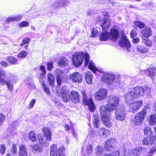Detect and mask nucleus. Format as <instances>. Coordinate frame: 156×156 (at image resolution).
Listing matches in <instances>:
<instances>
[{"instance_id": "nucleus-1", "label": "nucleus", "mask_w": 156, "mask_h": 156, "mask_svg": "<svg viewBox=\"0 0 156 156\" xmlns=\"http://www.w3.org/2000/svg\"><path fill=\"white\" fill-rule=\"evenodd\" d=\"M120 98L116 96H111L108 101L106 107L101 105L100 108V110L102 121L106 127H110L112 123L110 121L111 116L110 112L115 110L119 104Z\"/></svg>"}, {"instance_id": "nucleus-2", "label": "nucleus", "mask_w": 156, "mask_h": 156, "mask_svg": "<svg viewBox=\"0 0 156 156\" xmlns=\"http://www.w3.org/2000/svg\"><path fill=\"white\" fill-rule=\"evenodd\" d=\"M85 58V65L87 66L88 65V68L94 73H95L98 71L95 66L94 63L90 61L89 63L90 59V56L87 53L84 54L82 52H76L72 55V61L73 66L76 67L80 66L83 62L84 58Z\"/></svg>"}, {"instance_id": "nucleus-3", "label": "nucleus", "mask_w": 156, "mask_h": 156, "mask_svg": "<svg viewBox=\"0 0 156 156\" xmlns=\"http://www.w3.org/2000/svg\"><path fill=\"white\" fill-rule=\"evenodd\" d=\"M6 77V73L2 69L0 68V85H6L8 90L13 91L14 89L13 84L16 82L17 77L15 76Z\"/></svg>"}, {"instance_id": "nucleus-4", "label": "nucleus", "mask_w": 156, "mask_h": 156, "mask_svg": "<svg viewBox=\"0 0 156 156\" xmlns=\"http://www.w3.org/2000/svg\"><path fill=\"white\" fill-rule=\"evenodd\" d=\"M101 80L102 81L108 85H110L114 83L117 86L120 84L119 77L117 76L116 78L115 75L112 73L105 72L102 76Z\"/></svg>"}, {"instance_id": "nucleus-5", "label": "nucleus", "mask_w": 156, "mask_h": 156, "mask_svg": "<svg viewBox=\"0 0 156 156\" xmlns=\"http://www.w3.org/2000/svg\"><path fill=\"white\" fill-rule=\"evenodd\" d=\"M119 32L118 30L115 29H112L111 32H103L101 34L100 37L101 41H106L108 39L114 41H116L119 37Z\"/></svg>"}, {"instance_id": "nucleus-6", "label": "nucleus", "mask_w": 156, "mask_h": 156, "mask_svg": "<svg viewBox=\"0 0 156 156\" xmlns=\"http://www.w3.org/2000/svg\"><path fill=\"white\" fill-rule=\"evenodd\" d=\"M150 88L148 87H142L137 86L131 89L130 91L133 93L135 98L143 96L145 94H150Z\"/></svg>"}, {"instance_id": "nucleus-7", "label": "nucleus", "mask_w": 156, "mask_h": 156, "mask_svg": "<svg viewBox=\"0 0 156 156\" xmlns=\"http://www.w3.org/2000/svg\"><path fill=\"white\" fill-rule=\"evenodd\" d=\"M65 151L64 147H61L58 149L56 145L53 144L50 149V156H65Z\"/></svg>"}, {"instance_id": "nucleus-8", "label": "nucleus", "mask_w": 156, "mask_h": 156, "mask_svg": "<svg viewBox=\"0 0 156 156\" xmlns=\"http://www.w3.org/2000/svg\"><path fill=\"white\" fill-rule=\"evenodd\" d=\"M144 114V113L143 112L140 111L136 114L132 119L133 124L136 126H140L142 124L146 116Z\"/></svg>"}, {"instance_id": "nucleus-9", "label": "nucleus", "mask_w": 156, "mask_h": 156, "mask_svg": "<svg viewBox=\"0 0 156 156\" xmlns=\"http://www.w3.org/2000/svg\"><path fill=\"white\" fill-rule=\"evenodd\" d=\"M81 93L83 103L86 105H88L89 109L90 111L94 112L95 110V107L91 99L87 98L86 93L84 91H82Z\"/></svg>"}, {"instance_id": "nucleus-10", "label": "nucleus", "mask_w": 156, "mask_h": 156, "mask_svg": "<svg viewBox=\"0 0 156 156\" xmlns=\"http://www.w3.org/2000/svg\"><path fill=\"white\" fill-rule=\"evenodd\" d=\"M117 140L114 138H111L108 139L106 141L104 148L107 151H111L118 144Z\"/></svg>"}, {"instance_id": "nucleus-11", "label": "nucleus", "mask_w": 156, "mask_h": 156, "mask_svg": "<svg viewBox=\"0 0 156 156\" xmlns=\"http://www.w3.org/2000/svg\"><path fill=\"white\" fill-rule=\"evenodd\" d=\"M108 90L107 89L102 88L98 90L94 94V98L98 101L105 99L107 96Z\"/></svg>"}, {"instance_id": "nucleus-12", "label": "nucleus", "mask_w": 156, "mask_h": 156, "mask_svg": "<svg viewBox=\"0 0 156 156\" xmlns=\"http://www.w3.org/2000/svg\"><path fill=\"white\" fill-rule=\"evenodd\" d=\"M142 143L144 145L150 146L156 144V137L151 136H150L145 137L142 140Z\"/></svg>"}, {"instance_id": "nucleus-13", "label": "nucleus", "mask_w": 156, "mask_h": 156, "mask_svg": "<svg viewBox=\"0 0 156 156\" xmlns=\"http://www.w3.org/2000/svg\"><path fill=\"white\" fill-rule=\"evenodd\" d=\"M115 117L118 120L122 121L124 120L126 118V112L124 108H118L115 110Z\"/></svg>"}, {"instance_id": "nucleus-14", "label": "nucleus", "mask_w": 156, "mask_h": 156, "mask_svg": "<svg viewBox=\"0 0 156 156\" xmlns=\"http://www.w3.org/2000/svg\"><path fill=\"white\" fill-rule=\"evenodd\" d=\"M119 44L122 48H125L127 51H129L131 44L125 36L123 35L122 36L119 42Z\"/></svg>"}, {"instance_id": "nucleus-15", "label": "nucleus", "mask_w": 156, "mask_h": 156, "mask_svg": "<svg viewBox=\"0 0 156 156\" xmlns=\"http://www.w3.org/2000/svg\"><path fill=\"white\" fill-rule=\"evenodd\" d=\"M143 104L142 101L140 100L133 102L132 101L129 105V111L133 112H135L141 107Z\"/></svg>"}, {"instance_id": "nucleus-16", "label": "nucleus", "mask_w": 156, "mask_h": 156, "mask_svg": "<svg viewBox=\"0 0 156 156\" xmlns=\"http://www.w3.org/2000/svg\"><path fill=\"white\" fill-rule=\"evenodd\" d=\"M69 79L74 82L80 83L82 81V76L79 73L76 72L70 75Z\"/></svg>"}, {"instance_id": "nucleus-17", "label": "nucleus", "mask_w": 156, "mask_h": 156, "mask_svg": "<svg viewBox=\"0 0 156 156\" xmlns=\"http://www.w3.org/2000/svg\"><path fill=\"white\" fill-rule=\"evenodd\" d=\"M70 100L71 101L75 103L79 102L80 100V97L78 92L74 90L72 91L70 94Z\"/></svg>"}, {"instance_id": "nucleus-18", "label": "nucleus", "mask_w": 156, "mask_h": 156, "mask_svg": "<svg viewBox=\"0 0 156 156\" xmlns=\"http://www.w3.org/2000/svg\"><path fill=\"white\" fill-rule=\"evenodd\" d=\"M131 89H129L128 91L126 93L124 96L125 102L128 104H131L133 101L134 99L136 98L133 93L130 91Z\"/></svg>"}, {"instance_id": "nucleus-19", "label": "nucleus", "mask_w": 156, "mask_h": 156, "mask_svg": "<svg viewBox=\"0 0 156 156\" xmlns=\"http://www.w3.org/2000/svg\"><path fill=\"white\" fill-rule=\"evenodd\" d=\"M37 137L40 144L42 146H47L49 144L50 140H47L46 137L43 134H39L37 135Z\"/></svg>"}, {"instance_id": "nucleus-20", "label": "nucleus", "mask_w": 156, "mask_h": 156, "mask_svg": "<svg viewBox=\"0 0 156 156\" xmlns=\"http://www.w3.org/2000/svg\"><path fill=\"white\" fill-rule=\"evenodd\" d=\"M60 92L62 94V98L64 102H67L70 100V95H69V92L66 90L64 87H63Z\"/></svg>"}, {"instance_id": "nucleus-21", "label": "nucleus", "mask_w": 156, "mask_h": 156, "mask_svg": "<svg viewBox=\"0 0 156 156\" xmlns=\"http://www.w3.org/2000/svg\"><path fill=\"white\" fill-rule=\"evenodd\" d=\"M126 151L125 147L123 146L122 147L120 148L119 151H116L110 154H105L103 156H119L120 153H122L123 155H125Z\"/></svg>"}, {"instance_id": "nucleus-22", "label": "nucleus", "mask_w": 156, "mask_h": 156, "mask_svg": "<svg viewBox=\"0 0 156 156\" xmlns=\"http://www.w3.org/2000/svg\"><path fill=\"white\" fill-rule=\"evenodd\" d=\"M18 123L16 121L12 122L9 126V132L12 135L16 133L15 129L17 127Z\"/></svg>"}, {"instance_id": "nucleus-23", "label": "nucleus", "mask_w": 156, "mask_h": 156, "mask_svg": "<svg viewBox=\"0 0 156 156\" xmlns=\"http://www.w3.org/2000/svg\"><path fill=\"white\" fill-rule=\"evenodd\" d=\"M143 36L146 38H148L151 36L152 34L151 28L146 27L144 30H142Z\"/></svg>"}, {"instance_id": "nucleus-24", "label": "nucleus", "mask_w": 156, "mask_h": 156, "mask_svg": "<svg viewBox=\"0 0 156 156\" xmlns=\"http://www.w3.org/2000/svg\"><path fill=\"white\" fill-rule=\"evenodd\" d=\"M98 133L99 135L105 136H107L110 134V132L104 127L101 128L98 131Z\"/></svg>"}, {"instance_id": "nucleus-25", "label": "nucleus", "mask_w": 156, "mask_h": 156, "mask_svg": "<svg viewBox=\"0 0 156 156\" xmlns=\"http://www.w3.org/2000/svg\"><path fill=\"white\" fill-rule=\"evenodd\" d=\"M137 50L142 54H145L148 51V49L145 46L143 45H138L136 46Z\"/></svg>"}, {"instance_id": "nucleus-26", "label": "nucleus", "mask_w": 156, "mask_h": 156, "mask_svg": "<svg viewBox=\"0 0 156 156\" xmlns=\"http://www.w3.org/2000/svg\"><path fill=\"white\" fill-rule=\"evenodd\" d=\"M28 154L27 149L23 145H21L20 147V151L19 156H27Z\"/></svg>"}, {"instance_id": "nucleus-27", "label": "nucleus", "mask_w": 156, "mask_h": 156, "mask_svg": "<svg viewBox=\"0 0 156 156\" xmlns=\"http://www.w3.org/2000/svg\"><path fill=\"white\" fill-rule=\"evenodd\" d=\"M85 79L87 84H91L92 83V75L90 72H87L85 74Z\"/></svg>"}, {"instance_id": "nucleus-28", "label": "nucleus", "mask_w": 156, "mask_h": 156, "mask_svg": "<svg viewBox=\"0 0 156 156\" xmlns=\"http://www.w3.org/2000/svg\"><path fill=\"white\" fill-rule=\"evenodd\" d=\"M94 151L96 155L98 156H101L103 153L104 150L102 146L98 145L95 148Z\"/></svg>"}, {"instance_id": "nucleus-29", "label": "nucleus", "mask_w": 156, "mask_h": 156, "mask_svg": "<svg viewBox=\"0 0 156 156\" xmlns=\"http://www.w3.org/2000/svg\"><path fill=\"white\" fill-rule=\"evenodd\" d=\"M142 153H143L144 151L146 150V149L144 147H142L140 149L139 148L136 147L135 149H133L132 151V153L135 156H138L140 153V150Z\"/></svg>"}, {"instance_id": "nucleus-30", "label": "nucleus", "mask_w": 156, "mask_h": 156, "mask_svg": "<svg viewBox=\"0 0 156 156\" xmlns=\"http://www.w3.org/2000/svg\"><path fill=\"white\" fill-rule=\"evenodd\" d=\"M43 131L44 133V136L46 137L47 140H51V133L50 129L47 128H44L43 129Z\"/></svg>"}, {"instance_id": "nucleus-31", "label": "nucleus", "mask_w": 156, "mask_h": 156, "mask_svg": "<svg viewBox=\"0 0 156 156\" xmlns=\"http://www.w3.org/2000/svg\"><path fill=\"white\" fill-rule=\"evenodd\" d=\"M110 21L108 19H105L101 24V27L104 31L106 30L110 25Z\"/></svg>"}, {"instance_id": "nucleus-32", "label": "nucleus", "mask_w": 156, "mask_h": 156, "mask_svg": "<svg viewBox=\"0 0 156 156\" xmlns=\"http://www.w3.org/2000/svg\"><path fill=\"white\" fill-rule=\"evenodd\" d=\"M22 15H20L17 16H9L8 17L6 20L7 23H9L12 21H16L19 20L22 18Z\"/></svg>"}, {"instance_id": "nucleus-33", "label": "nucleus", "mask_w": 156, "mask_h": 156, "mask_svg": "<svg viewBox=\"0 0 156 156\" xmlns=\"http://www.w3.org/2000/svg\"><path fill=\"white\" fill-rule=\"evenodd\" d=\"M48 80L50 86L52 87L54 86L55 82V77L50 73H48Z\"/></svg>"}, {"instance_id": "nucleus-34", "label": "nucleus", "mask_w": 156, "mask_h": 156, "mask_svg": "<svg viewBox=\"0 0 156 156\" xmlns=\"http://www.w3.org/2000/svg\"><path fill=\"white\" fill-rule=\"evenodd\" d=\"M149 122L151 125H153L156 124V114H154L150 116Z\"/></svg>"}, {"instance_id": "nucleus-35", "label": "nucleus", "mask_w": 156, "mask_h": 156, "mask_svg": "<svg viewBox=\"0 0 156 156\" xmlns=\"http://www.w3.org/2000/svg\"><path fill=\"white\" fill-rule=\"evenodd\" d=\"M36 134L33 131H31L28 133V136L30 140L33 142H35L36 140Z\"/></svg>"}, {"instance_id": "nucleus-36", "label": "nucleus", "mask_w": 156, "mask_h": 156, "mask_svg": "<svg viewBox=\"0 0 156 156\" xmlns=\"http://www.w3.org/2000/svg\"><path fill=\"white\" fill-rule=\"evenodd\" d=\"M100 121L99 120L98 116L94 115L93 119V126L96 128H98L99 126Z\"/></svg>"}, {"instance_id": "nucleus-37", "label": "nucleus", "mask_w": 156, "mask_h": 156, "mask_svg": "<svg viewBox=\"0 0 156 156\" xmlns=\"http://www.w3.org/2000/svg\"><path fill=\"white\" fill-rule=\"evenodd\" d=\"M41 83L43 87L44 91L48 94H50V92L49 87L46 84V83L42 80L41 81Z\"/></svg>"}, {"instance_id": "nucleus-38", "label": "nucleus", "mask_w": 156, "mask_h": 156, "mask_svg": "<svg viewBox=\"0 0 156 156\" xmlns=\"http://www.w3.org/2000/svg\"><path fill=\"white\" fill-rule=\"evenodd\" d=\"M62 5L61 0H57L54 2L52 6L53 8L57 9L62 7Z\"/></svg>"}, {"instance_id": "nucleus-39", "label": "nucleus", "mask_w": 156, "mask_h": 156, "mask_svg": "<svg viewBox=\"0 0 156 156\" xmlns=\"http://www.w3.org/2000/svg\"><path fill=\"white\" fill-rule=\"evenodd\" d=\"M146 72L148 74L150 77L154 76L156 74V70L154 67L148 69Z\"/></svg>"}, {"instance_id": "nucleus-40", "label": "nucleus", "mask_w": 156, "mask_h": 156, "mask_svg": "<svg viewBox=\"0 0 156 156\" xmlns=\"http://www.w3.org/2000/svg\"><path fill=\"white\" fill-rule=\"evenodd\" d=\"M67 60L66 58L64 57L60 58L58 62V65L61 66L62 65H65L67 63Z\"/></svg>"}, {"instance_id": "nucleus-41", "label": "nucleus", "mask_w": 156, "mask_h": 156, "mask_svg": "<svg viewBox=\"0 0 156 156\" xmlns=\"http://www.w3.org/2000/svg\"><path fill=\"white\" fill-rule=\"evenodd\" d=\"M134 23L135 26L140 29L143 28L145 26V24L144 23L140 21H136L134 22Z\"/></svg>"}, {"instance_id": "nucleus-42", "label": "nucleus", "mask_w": 156, "mask_h": 156, "mask_svg": "<svg viewBox=\"0 0 156 156\" xmlns=\"http://www.w3.org/2000/svg\"><path fill=\"white\" fill-rule=\"evenodd\" d=\"M144 133L146 135H150L152 134L153 131L149 127H145L144 129Z\"/></svg>"}, {"instance_id": "nucleus-43", "label": "nucleus", "mask_w": 156, "mask_h": 156, "mask_svg": "<svg viewBox=\"0 0 156 156\" xmlns=\"http://www.w3.org/2000/svg\"><path fill=\"white\" fill-rule=\"evenodd\" d=\"M150 110V105L147 104L145 105L144 108L140 112H142L144 113V115L146 116L147 113Z\"/></svg>"}, {"instance_id": "nucleus-44", "label": "nucleus", "mask_w": 156, "mask_h": 156, "mask_svg": "<svg viewBox=\"0 0 156 156\" xmlns=\"http://www.w3.org/2000/svg\"><path fill=\"white\" fill-rule=\"evenodd\" d=\"M93 146L91 144H89L86 147V151L88 155H90L92 152Z\"/></svg>"}, {"instance_id": "nucleus-45", "label": "nucleus", "mask_w": 156, "mask_h": 156, "mask_svg": "<svg viewBox=\"0 0 156 156\" xmlns=\"http://www.w3.org/2000/svg\"><path fill=\"white\" fill-rule=\"evenodd\" d=\"M144 43L147 46L151 47L152 45V41L148 39H144L143 40Z\"/></svg>"}, {"instance_id": "nucleus-46", "label": "nucleus", "mask_w": 156, "mask_h": 156, "mask_svg": "<svg viewBox=\"0 0 156 156\" xmlns=\"http://www.w3.org/2000/svg\"><path fill=\"white\" fill-rule=\"evenodd\" d=\"M7 61L11 64H15L17 61V60L16 58L13 57H10L7 58Z\"/></svg>"}, {"instance_id": "nucleus-47", "label": "nucleus", "mask_w": 156, "mask_h": 156, "mask_svg": "<svg viewBox=\"0 0 156 156\" xmlns=\"http://www.w3.org/2000/svg\"><path fill=\"white\" fill-rule=\"evenodd\" d=\"M32 149L35 151L40 152L42 151L41 148L40 147L39 145L35 144L32 146Z\"/></svg>"}, {"instance_id": "nucleus-48", "label": "nucleus", "mask_w": 156, "mask_h": 156, "mask_svg": "<svg viewBox=\"0 0 156 156\" xmlns=\"http://www.w3.org/2000/svg\"><path fill=\"white\" fill-rule=\"evenodd\" d=\"M30 41V39L28 37H25L23 39L22 42L20 44V46L22 47L24 45L29 43Z\"/></svg>"}, {"instance_id": "nucleus-49", "label": "nucleus", "mask_w": 156, "mask_h": 156, "mask_svg": "<svg viewBox=\"0 0 156 156\" xmlns=\"http://www.w3.org/2000/svg\"><path fill=\"white\" fill-rule=\"evenodd\" d=\"M27 55V53L25 51H22L18 55V57L20 58H24Z\"/></svg>"}, {"instance_id": "nucleus-50", "label": "nucleus", "mask_w": 156, "mask_h": 156, "mask_svg": "<svg viewBox=\"0 0 156 156\" xmlns=\"http://www.w3.org/2000/svg\"><path fill=\"white\" fill-rule=\"evenodd\" d=\"M17 150L16 145L15 144L13 145L11 149V153L12 154H15L17 153Z\"/></svg>"}, {"instance_id": "nucleus-51", "label": "nucleus", "mask_w": 156, "mask_h": 156, "mask_svg": "<svg viewBox=\"0 0 156 156\" xmlns=\"http://www.w3.org/2000/svg\"><path fill=\"white\" fill-rule=\"evenodd\" d=\"M54 73L57 77L61 76L62 73V71L59 69H56L54 70Z\"/></svg>"}, {"instance_id": "nucleus-52", "label": "nucleus", "mask_w": 156, "mask_h": 156, "mask_svg": "<svg viewBox=\"0 0 156 156\" xmlns=\"http://www.w3.org/2000/svg\"><path fill=\"white\" fill-rule=\"evenodd\" d=\"M98 33L97 30L95 28H93L90 37H94L97 35Z\"/></svg>"}, {"instance_id": "nucleus-53", "label": "nucleus", "mask_w": 156, "mask_h": 156, "mask_svg": "<svg viewBox=\"0 0 156 156\" xmlns=\"http://www.w3.org/2000/svg\"><path fill=\"white\" fill-rule=\"evenodd\" d=\"M62 7H65L67 6L69 4V2L68 0H61Z\"/></svg>"}, {"instance_id": "nucleus-54", "label": "nucleus", "mask_w": 156, "mask_h": 156, "mask_svg": "<svg viewBox=\"0 0 156 156\" xmlns=\"http://www.w3.org/2000/svg\"><path fill=\"white\" fill-rule=\"evenodd\" d=\"M6 150V147L5 144H2L1 146L0 151L2 154H4Z\"/></svg>"}, {"instance_id": "nucleus-55", "label": "nucleus", "mask_w": 156, "mask_h": 156, "mask_svg": "<svg viewBox=\"0 0 156 156\" xmlns=\"http://www.w3.org/2000/svg\"><path fill=\"white\" fill-rule=\"evenodd\" d=\"M5 119V116L2 113H0V126L2 124Z\"/></svg>"}, {"instance_id": "nucleus-56", "label": "nucleus", "mask_w": 156, "mask_h": 156, "mask_svg": "<svg viewBox=\"0 0 156 156\" xmlns=\"http://www.w3.org/2000/svg\"><path fill=\"white\" fill-rule=\"evenodd\" d=\"M29 23L27 21H23L20 24V26L21 27H27L29 25Z\"/></svg>"}, {"instance_id": "nucleus-57", "label": "nucleus", "mask_w": 156, "mask_h": 156, "mask_svg": "<svg viewBox=\"0 0 156 156\" xmlns=\"http://www.w3.org/2000/svg\"><path fill=\"white\" fill-rule=\"evenodd\" d=\"M47 66L48 70H51V69L53 67V63L52 62H48L47 64Z\"/></svg>"}, {"instance_id": "nucleus-58", "label": "nucleus", "mask_w": 156, "mask_h": 156, "mask_svg": "<svg viewBox=\"0 0 156 156\" xmlns=\"http://www.w3.org/2000/svg\"><path fill=\"white\" fill-rule=\"evenodd\" d=\"M56 81L58 85L60 86L62 82V80L61 76L56 77Z\"/></svg>"}, {"instance_id": "nucleus-59", "label": "nucleus", "mask_w": 156, "mask_h": 156, "mask_svg": "<svg viewBox=\"0 0 156 156\" xmlns=\"http://www.w3.org/2000/svg\"><path fill=\"white\" fill-rule=\"evenodd\" d=\"M40 69L42 72V74L44 75L46 73V70L44 66H41L40 67Z\"/></svg>"}, {"instance_id": "nucleus-60", "label": "nucleus", "mask_w": 156, "mask_h": 156, "mask_svg": "<svg viewBox=\"0 0 156 156\" xmlns=\"http://www.w3.org/2000/svg\"><path fill=\"white\" fill-rule=\"evenodd\" d=\"M137 33L136 30H133L130 33V36L132 38L135 37L136 36Z\"/></svg>"}, {"instance_id": "nucleus-61", "label": "nucleus", "mask_w": 156, "mask_h": 156, "mask_svg": "<svg viewBox=\"0 0 156 156\" xmlns=\"http://www.w3.org/2000/svg\"><path fill=\"white\" fill-rule=\"evenodd\" d=\"M36 102V100L35 99H32L30 102L29 107L30 108H32L33 107L34 105L35 104Z\"/></svg>"}, {"instance_id": "nucleus-62", "label": "nucleus", "mask_w": 156, "mask_h": 156, "mask_svg": "<svg viewBox=\"0 0 156 156\" xmlns=\"http://www.w3.org/2000/svg\"><path fill=\"white\" fill-rule=\"evenodd\" d=\"M133 43L135 44L138 43L140 41V39L138 38H134L132 40Z\"/></svg>"}, {"instance_id": "nucleus-63", "label": "nucleus", "mask_w": 156, "mask_h": 156, "mask_svg": "<svg viewBox=\"0 0 156 156\" xmlns=\"http://www.w3.org/2000/svg\"><path fill=\"white\" fill-rule=\"evenodd\" d=\"M0 64L3 67H6L8 66V63L4 61L1 62Z\"/></svg>"}, {"instance_id": "nucleus-64", "label": "nucleus", "mask_w": 156, "mask_h": 156, "mask_svg": "<svg viewBox=\"0 0 156 156\" xmlns=\"http://www.w3.org/2000/svg\"><path fill=\"white\" fill-rule=\"evenodd\" d=\"M153 42L156 44V35H154L153 39Z\"/></svg>"}]
</instances>
